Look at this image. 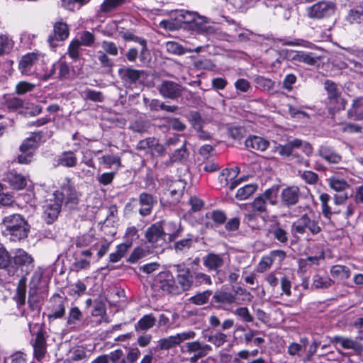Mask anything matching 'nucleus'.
Wrapping results in <instances>:
<instances>
[{
    "label": "nucleus",
    "mask_w": 363,
    "mask_h": 363,
    "mask_svg": "<svg viewBox=\"0 0 363 363\" xmlns=\"http://www.w3.org/2000/svg\"><path fill=\"white\" fill-rule=\"evenodd\" d=\"M4 227L3 233L9 240L16 242L28 237L30 225L21 214L15 213L5 216L2 219Z\"/></svg>",
    "instance_id": "nucleus-1"
},
{
    "label": "nucleus",
    "mask_w": 363,
    "mask_h": 363,
    "mask_svg": "<svg viewBox=\"0 0 363 363\" xmlns=\"http://www.w3.org/2000/svg\"><path fill=\"white\" fill-rule=\"evenodd\" d=\"M174 267L177 272L176 281L179 287L174 286L173 281H164L160 283V288L163 291L172 294H178L190 290L194 286L193 272L184 263L176 264Z\"/></svg>",
    "instance_id": "nucleus-2"
},
{
    "label": "nucleus",
    "mask_w": 363,
    "mask_h": 363,
    "mask_svg": "<svg viewBox=\"0 0 363 363\" xmlns=\"http://www.w3.org/2000/svg\"><path fill=\"white\" fill-rule=\"evenodd\" d=\"M291 231L294 237L304 234L316 235L322 231L319 217L314 213H304L291 224Z\"/></svg>",
    "instance_id": "nucleus-3"
},
{
    "label": "nucleus",
    "mask_w": 363,
    "mask_h": 363,
    "mask_svg": "<svg viewBox=\"0 0 363 363\" xmlns=\"http://www.w3.org/2000/svg\"><path fill=\"white\" fill-rule=\"evenodd\" d=\"M29 330L33 337L30 344L33 348V357L40 362L47 354L46 331L39 323H28Z\"/></svg>",
    "instance_id": "nucleus-4"
},
{
    "label": "nucleus",
    "mask_w": 363,
    "mask_h": 363,
    "mask_svg": "<svg viewBox=\"0 0 363 363\" xmlns=\"http://www.w3.org/2000/svg\"><path fill=\"white\" fill-rule=\"evenodd\" d=\"M323 85L327 93L326 100L329 113L334 115L335 111L345 109L347 101L342 97L337 84L332 80L327 79Z\"/></svg>",
    "instance_id": "nucleus-5"
},
{
    "label": "nucleus",
    "mask_w": 363,
    "mask_h": 363,
    "mask_svg": "<svg viewBox=\"0 0 363 363\" xmlns=\"http://www.w3.org/2000/svg\"><path fill=\"white\" fill-rule=\"evenodd\" d=\"M237 294L244 296L245 298L250 301L252 296L245 289L238 287L235 294L225 291H217L213 296L211 305L218 309H226L236 302Z\"/></svg>",
    "instance_id": "nucleus-6"
},
{
    "label": "nucleus",
    "mask_w": 363,
    "mask_h": 363,
    "mask_svg": "<svg viewBox=\"0 0 363 363\" xmlns=\"http://www.w3.org/2000/svg\"><path fill=\"white\" fill-rule=\"evenodd\" d=\"M196 335L194 331L188 330L161 338L157 342V345L152 348V350L155 352L159 350H169L176 347L186 340L195 338Z\"/></svg>",
    "instance_id": "nucleus-7"
},
{
    "label": "nucleus",
    "mask_w": 363,
    "mask_h": 363,
    "mask_svg": "<svg viewBox=\"0 0 363 363\" xmlns=\"http://www.w3.org/2000/svg\"><path fill=\"white\" fill-rule=\"evenodd\" d=\"M319 199L321 203V212L323 217L328 221V223L333 226H336L340 221L342 206H330L328 202L330 199V196L326 193H323L320 195Z\"/></svg>",
    "instance_id": "nucleus-8"
},
{
    "label": "nucleus",
    "mask_w": 363,
    "mask_h": 363,
    "mask_svg": "<svg viewBox=\"0 0 363 363\" xmlns=\"http://www.w3.org/2000/svg\"><path fill=\"white\" fill-rule=\"evenodd\" d=\"M12 260L13 262L12 266H14L17 271L20 269L23 274L22 276L26 277L33 271L35 266L33 256L21 248L16 249L13 252V255L11 257Z\"/></svg>",
    "instance_id": "nucleus-9"
},
{
    "label": "nucleus",
    "mask_w": 363,
    "mask_h": 363,
    "mask_svg": "<svg viewBox=\"0 0 363 363\" xmlns=\"http://www.w3.org/2000/svg\"><path fill=\"white\" fill-rule=\"evenodd\" d=\"M198 13L188 10H177L174 12L176 23L172 21H162L160 22V26L174 30L177 29L182 24H193L194 21L198 18Z\"/></svg>",
    "instance_id": "nucleus-10"
},
{
    "label": "nucleus",
    "mask_w": 363,
    "mask_h": 363,
    "mask_svg": "<svg viewBox=\"0 0 363 363\" xmlns=\"http://www.w3.org/2000/svg\"><path fill=\"white\" fill-rule=\"evenodd\" d=\"M57 199H60L62 203L64 201L66 206L69 208H74L79 203V194L76 191L70 179H66V182L62 185L61 191H55L53 194Z\"/></svg>",
    "instance_id": "nucleus-11"
},
{
    "label": "nucleus",
    "mask_w": 363,
    "mask_h": 363,
    "mask_svg": "<svg viewBox=\"0 0 363 363\" xmlns=\"http://www.w3.org/2000/svg\"><path fill=\"white\" fill-rule=\"evenodd\" d=\"M336 5L333 1H322L306 9L307 16L313 19H321L333 15Z\"/></svg>",
    "instance_id": "nucleus-12"
},
{
    "label": "nucleus",
    "mask_w": 363,
    "mask_h": 363,
    "mask_svg": "<svg viewBox=\"0 0 363 363\" xmlns=\"http://www.w3.org/2000/svg\"><path fill=\"white\" fill-rule=\"evenodd\" d=\"M166 233L162 222L152 224L147 228L145 237L147 241L153 247L162 246L165 243Z\"/></svg>",
    "instance_id": "nucleus-13"
},
{
    "label": "nucleus",
    "mask_w": 363,
    "mask_h": 363,
    "mask_svg": "<svg viewBox=\"0 0 363 363\" xmlns=\"http://www.w3.org/2000/svg\"><path fill=\"white\" fill-rule=\"evenodd\" d=\"M184 89L180 84L170 80H162L157 86V90L163 98L172 100L179 98Z\"/></svg>",
    "instance_id": "nucleus-14"
},
{
    "label": "nucleus",
    "mask_w": 363,
    "mask_h": 363,
    "mask_svg": "<svg viewBox=\"0 0 363 363\" xmlns=\"http://www.w3.org/2000/svg\"><path fill=\"white\" fill-rule=\"evenodd\" d=\"M41 56V55L35 52L28 53L23 56L18 65L21 72L24 75L35 76Z\"/></svg>",
    "instance_id": "nucleus-15"
},
{
    "label": "nucleus",
    "mask_w": 363,
    "mask_h": 363,
    "mask_svg": "<svg viewBox=\"0 0 363 363\" xmlns=\"http://www.w3.org/2000/svg\"><path fill=\"white\" fill-rule=\"evenodd\" d=\"M54 199L46 200L43 206V217L48 224H52L58 217L62 207V201L53 196Z\"/></svg>",
    "instance_id": "nucleus-16"
},
{
    "label": "nucleus",
    "mask_w": 363,
    "mask_h": 363,
    "mask_svg": "<svg viewBox=\"0 0 363 363\" xmlns=\"http://www.w3.org/2000/svg\"><path fill=\"white\" fill-rule=\"evenodd\" d=\"M69 30L68 26L62 21H57L53 25V33L50 34L48 38V43L51 48H55L58 43L64 41L68 38Z\"/></svg>",
    "instance_id": "nucleus-17"
},
{
    "label": "nucleus",
    "mask_w": 363,
    "mask_h": 363,
    "mask_svg": "<svg viewBox=\"0 0 363 363\" xmlns=\"http://www.w3.org/2000/svg\"><path fill=\"white\" fill-rule=\"evenodd\" d=\"M301 198V192L297 186H289L284 188L280 194V200L284 206L290 208L296 206Z\"/></svg>",
    "instance_id": "nucleus-18"
},
{
    "label": "nucleus",
    "mask_w": 363,
    "mask_h": 363,
    "mask_svg": "<svg viewBox=\"0 0 363 363\" xmlns=\"http://www.w3.org/2000/svg\"><path fill=\"white\" fill-rule=\"evenodd\" d=\"M225 257L224 254L209 252L203 257V264L208 272H213L218 274L225 265Z\"/></svg>",
    "instance_id": "nucleus-19"
},
{
    "label": "nucleus",
    "mask_w": 363,
    "mask_h": 363,
    "mask_svg": "<svg viewBox=\"0 0 363 363\" xmlns=\"http://www.w3.org/2000/svg\"><path fill=\"white\" fill-rule=\"evenodd\" d=\"M317 155L331 164H337L342 160L341 154L333 146L328 144L321 145L317 151Z\"/></svg>",
    "instance_id": "nucleus-20"
},
{
    "label": "nucleus",
    "mask_w": 363,
    "mask_h": 363,
    "mask_svg": "<svg viewBox=\"0 0 363 363\" xmlns=\"http://www.w3.org/2000/svg\"><path fill=\"white\" fill-rule=\"evenodd\" d=\"M123 38L126 41H134L140 45V61L142 64L145 65L150 61V52L147 48V42L145 39L135 35L131 33H124L123 35Z\"/></svg>",
    "instance_id": "nucleus-21"
},
{
    "label": "nucleus",
    "mask_w": 363,
    "mask_h": 363,
    "mask_svg": "<svg viewBox=\"0 0 363 363\" xmlns=\"http://www.w3.org/2000/svg\"><path fill=\"white\" fill-rule=\"evenodd\" d=\"M38 63L35 73V77L43 81H47L55 74L56 72L55 62L45 60V57L42 55Z\"/></svg>",
    "instance_id": "nucleus-22"
},
{
    "label": "nucleus",
    "mask_w": 363,
    "mask_h": 363,
    "mask_svg": "<svg viewBox=\"0 0 363 363\" xmlns=\"http://www.w3.org/2000/svg\"><path fill=\"white\" fill-rule=\"evenodd\" d=\"M332 343L339 344L345 350H352L355 353L361 354L363 353V345L360 343L357 337L352 339L346 337L335 335L332 337Z\"/></svg>",
    "instance_id": "nucleus-23"
},
{
    "label": "nucleus",
    "mask_w": 363,
    "mask_h": 363,
    "mask_svg": "<svg viewBox=\"0 0 363 363\" xmlns=\"http://www.w3.org/2000/svg\"><path fill=\"white\" fill-rule=\"evenodd\" d=\"M138 202L141 206L139 209V213L140 216L145 217L152 213L153 208L157 203V199L152 194L143 192L138 196Z\"/></svg>",
    "instance_id": "nucleus-24"
},
{
    "label": "nucleus",
    "mask_w": 363,
    "mask_h": 363,
    "mask_svg": "<svg viewBox=\"0 0 363 363\" xmlns=\"http://www.w3.org/2000/svg\"><path fill=\"white\" fill-rule=\"evenodd\" d=\"M289 57L292 61L303 62L311 66L316 65L321 59L320 56H318L313 52H306L303 51H291Z\"/></svg>",
    "instance_id": "nucleus-25"
},
{
    "label": "nucleus",
    "mask_w": 363,
    "mask_h": 363,
    "mask_svg": "<svg viewBox=\"0 0 363 363\" xmlns=\"http://www.w3.org/2000/svg\"><path fill=\"white\" fill-rule=\"evenodd\" d=\"M143 74V71L130 67H123L118 69V74L123 82L129 85L136 84Z\"/></svg>",
    "instance_id": "nucleus-26"
},
{
    "label": "nucleus",
    "mask_w": 363,
    "mask_h": 363,
    "mask_svg": "<svg viewBox=\"0 0 363 363\" xmlns=\"http://www.w3.org/2000/svg\"><path fill=\"white\" fill-rule=\"evenodd\" d=\"M0 269H5L9 277H18L16 267L11 264V256L2 245H0Z\"/></svg>",
    "instance_id": "nucleus-27"
},
{
    "label": "nucleus",
    "mask_w": 363,
    "mask_h": 363,
    "mask_svg": "<svg viewBox=\"0 0 363 363\" xmlns=\"http://www.w3.org/2000/svg\"><path fill=\"white\" fill-rule=\"evenodd\" d=\"M185 347L187 353H193L199 357H206L212 350V347L209 345L200 341L189 342L186 343Z\"/></svg>",
    "instance_id": "nucleus-28"
},
{
    "label": "nucleus",
    "mask_w": 363,
    "mask_h": 363,
    "mask_svg": "<svg viewBox=\"0 0 363 363\" xmlns=\"http://www.w3.org/2000/svg\"><path fill=\"white\" fill-rule=\"evenodd\" d=\"M54 304L52 307V313L49 314V319H58L64 317L65 314L67 299L60 296H56L53 298Z\"/></svg>",
    "instance_id": "nucleus-29"
},
{
    "label": "nucleus",
    "mask_w": 363,
    "mask_h": 363,
    "mask_svg": "<svg viewBox=\"0 0 363 363\" xmlns=\"http://www.w3.org/2000/svg\"><path fill=\"white\" fill-rule=\"evenodd\" d=\"M166 50L167 52L175 55H182L185 53L196 52L199 53L203 49L202 46H198L194 49L184 48L181 44L175 41H168L165 45Z\"/></svg>",
    "instance_id": "nucleus-30"
},
{
    "label": "nucleus",
    "mask_w": 363,
    "mask_h": 363,
    "mask_svg": "<svg viewBox=\"0 0 363 363\" xmlns=\"http://www.w3.org/2000/svg\"><path fill=\"white\" fill-rule=\"evenodd\" d=\"M347 118L353 121H363V97L359 96L352 100L350 108L347 112Z\"/></svg>",
    "instance_id": "nucleus-31"
},
{
    "label": "nucleus",
    "mask_w": 363,
    "mask_h": 363,
    "mask_svg": "<svg viewBox=\"0 0 363 363\" xmlns=\"http://www.w3.org/2000/svg\"><path fill=\"white\" fill-rule=\"evenodd\" d=\"M5 180L15 190L23 189L27 185L26 178L14 170L10 171L6 174Z\"/></svg>",
    "instance_id": "nucleus-32"
},
{
    "label": "nucleus",
    "mask_w": 363,
    "mask_h": 363,
    "mask_svg": "<svg viewBox=\"0 0 363 363\" xmlns=\"http://www.w3.org/2000/svg\"><path fill=\"white\" fill-rule=\"evenodd\" d=\"M245 147L252 150L264 151L269 145V142L264 138L250 135L245 141Z\"/></svg>",
    "instance_id": "nucleus-33"
},
{
    "label": "nucleus",
    "mask_w": 363,
    "mask_h": 363,
    "mask_svg": "<svg viewBox=\"0 0 363 363\" xmlns=\"http://www.w3.org/2000/svg\"><path fill=\"white\" fill-rule=\"evenodd\" d=\"M268 234L272 235L274 240H277L282 245H287L289 241V233L279 223H276L270 225L268 229Z\"/></svg>",
    "instance_id": "nucleus-34"
},
{
    "label": "nucleus",
    "mask_w": 363,
    "mask_h": 363,
    "mask_svg": "<svg viewBox=\"0 0 363 363\" xmlns=\"http://www.w3.org/2000/svg\"><path fill=\"white\" fill-rule=\"evenodd\" d=\"M186 186V182L183 179H178L171 182L169 186V191L172 199V202L177 203L182 198Z\"/></svg>",
    "instance_id": "nucleus-35"
},
{
    "label": "nucleus",
    "mask_w": 363,
    "mask_h": 363,
    "mask_svg": "<svg viewBox=\"0 0 363 363\" xmlns=\"http://www.w3.org/2000/svg\"><path fill=\"white\" fill-rule=\"evenodd\" d=\"M166 235L168 236L169 240L174 241L181 237L184 230V228L180 222L168 221L164 223Z\"/></svg>",
    "instance_id": "nucleus-36"
},
{
    "label": "nucleus",
    "mask_w": 363,
    "mask_h": 363,
    "mask_svg": "<svg viewBox=\"0 0 363 363\" xmlns=\"http://www.w3.org/2000/svg\"><path fill=\"white\" fill-rule=\"evenodd\" d=\"M77 164V157L72 151H65L58 156L57 165L72 168L76 167Z\"/></svg>",
    "instance_id": "nucleus-37"
},
{
    "label": "nucleus",
    "mask_w": 363,
    "mask_h": 363,
    "mask_svg": "<svg viewBox=\"0 0 363 363\" xmlns=\"http://www.w3.org/2000/svg\"><path fill=\"white\" fill-rule=\"evenodd\" d=\"M156 321L155 317L152 313L144 315L135 325V329L136 331H146L152 328L155 325Z\"/></svg>",
    "instance_id": "nucleus-38"
},
{
    "label": "nucleus",
    "mask_w": 363,
    "mask_h": 363,
    "mask_svg": "<svg viewBox=\"0 0 363 363\" xmlns=\"http://www.w3.org/2000/svg\"><path fill=\"white\" fill-rule=\"evenodd\" d=\"M194 241L191 235L188 238L176 241L174 243L173 249L177 254H184L192 247Z\"/></svg>",
    "instance_id": "nucleus-39"
},
{
    "label": "nucleus",
    "mask_w": 363,
    "mask_h": 363,
    "mask_svg": "<svg viewBox=\"0 0 363 363\" xmlns=\"http://www.w3.org/2000/svg\"><path fill=\"white\" fill-rule=\"evenodd\" d=\"M40 135L39 134H35V133H33V135L25 139L22 144L20 146V151L21 152H34V150L37 148L38 147V140H37V138H38V140L40 139Z\"/></svg>",
    "instance_id": "nucleus-40"
},
{
    "label": "nucleus",
    "mask_w": 363,
    "mask_h": 363,
    "mask_svg": "<svg viewBox=\"0 0 363 363\" xmlns=\"http://www.w3.org/2000/svg\"><path fill=\"white\" fill-rule=\"evenodd\" d=\"M26 277L22 276L18 281L16 296L18 308L23 306L26 303Z\"/></svg>",
    "instance_id": "nucleus-41"
},
{
    "label": "nucleus",
    "mask_w": 363,
    "mask_h": 363,
    "mask_svg": "<svg viewBox=\"0 0 363 363\" xmlns=\"http://www.w3.org/2000/svg\"><path fill=\"white\" fill-rule=\"evenodd\" d=\"M100 163L105 165L106 168H111L112 165H116L118 169L122 167L121 158L114 154L104 155L100 158Z\"/></svg>",
    "instance_id": "nucleus-42"
},
{
    "label": "nucleus",
    "mask_w": 363,
    "mask_h": 363,
    "mask_svg": "<svg viewBox=\"0 0 363 363\" xmlns=\"http://www.w3.org/2000/svg\"><path fill=\"white\" fill-rule=\"evenodd\" d=\"M279 193V186L274 185L266 189L263 194H259L261 197L269 204L275 206L277 204V195Z\"/></svg>",
    "instance_id": "nucleus-43"
},
{
    "label": "nucleus",
    "mask_w": 363,
    "mask_h": 363,
    "mask_svg": "<svg viewBox=\"0 0 363 363\" xmlns=\"http://www.w3.org/2000/svg\"><path fill=\"white\" fill-rule=\"evenodd\" d=\"M238 168L236 167L235 169H223L219 177L218 180L222 186H227L229 184V182L233 180L238 174Z\"/></svg>",
    "instance_id": "nucleus-44"
},
{
    "label": "nucleus",
    "mask_w": 363,
    "mask_h": 363,
    "mask_svg": "<svg viewBox=\"0 0 363 363\" xmlns=\"http://www.w3.org/2000/svg\"><path fill=\"white\" fill-rule=\"evenodd\" d=\"M257 189V185L255 184L245 185L244 186L238 189L235 197L238 200H245L252 195Z\"/></svg>",
    "instance_id": "nucleus-45"
},
{
    "label": "nucleus",
    "mask_w": 363,
    "mask_h": 363,
    "mask_svg": "<svg viewBox=\"0 0 363 363\" xmlns=\"http://www.w3.org/2000/svg\"><path fill=\"white\" fill-rule=\"evenodd\" d=\"M334 284V281L328 277H321L315 274L313 277L312 288L314 289H328Z\"/></svg>",
    "instance_id": "nucleus-46"
},
{
    "label": "nucleus",
    "mask_w": 363,
    "mask_h": 363,
    "mask_svg": "<svg viewBox=\"0 0 363 363\" xmlns=\"http://www.w3.org/2000/svg\"><path fill=\"white\" fill-rule=\"evenodd\" d=\"M213 294L211 290H206L202 292L197 293L194 296L189 298V301L191 303L196 306H201L208 302L210 296Z\"/></svg>",
    "instance_id": "nucleus-47"
},
{
    "label": "nucleus",
    "mask_w": 363,
    "mask_h": 363,
    "mask_svg": "<svg viewBox=\"0 0 363 363\" xmlns=\"http://www.w3.org/2000/svg\"><path fill=\"white\" fill-rule=\"evenodd\" d=\"M203 30L201 34L206 35L207 36H213L218 40H225L226 33L222 32L218 28L214 26L208 25L206 23L205 27L202 28Z\"/></svg>",
    "instance_id": "nucleus-48"
},
{
    "label": "nucleus",
    "mask_w": 363,
    "mask_h": 363,
    "mask_svg": "<svg viewBox=\"0 0 363 363\" xmlns=\"http://www.w3.org/2000/svg\"><path fill=\"white\" fill-rule=\"evenodd\" d=\"M330 274L333 277L341 280L347 279L350 277V269L343 265H335L330 269Z\"/></svg>",
    "instance_id": "nucleus-49"
},
{
    "label": "nucleus",
    "mask_w": 363,
    "mask_h": 363,
    "mask_svg": "<svg viewBox=\"0 0 363 363\" xmlns=\"http://www.w3.org/2000/svg\"><path fill=\"white\" fill-rule=\"evenodd\" d=\"M187 119L194 130L199 129L206 123V120L202 118L199 112L196 111H190L187 116Z\"/></svg>",
    "instance_id": "nucleus-50"
},
{
    "label": "nucleus",
    "mask_w": 363,
    "mask_h": 363,
    "mask_svg": "<svg viewBox=\"0 0 363 363\" xmlns=\"http://www.w3.org/2000/svg\"><path fill=\"white\" fill-rule=\"evenodd\" d=\"M328 182L329 186L336 191H342L349 187V184L345 179H340L337 176L330 177Z\"/></svg>",
    "instance_id": "nucleus-51"
},
{
    "label": "nucleus",
    "mask_w": 363,
    "mask_h": 363,
    "mask_svg": "<svg viewBox=\"0 0 363 363\" xmlns=\"http://www.w3.org/2000/svg\"><path fill=\"white\" fill-rule=\"evenodd\" d=\"M81 96L84 100H89L94 102H102L104 100L102 92L90 89H86L82 91Z\"/></svg>",
    "instance_id": "nucleus-52"
},
{
    "label": "nucleus",
    "mask_w": 363,
    "mask_h": 363,
    "mask_svg": "<svg viewBox=\"0 0 363 363\" xmlns=\"http://www.w3.org/2000/svg\"><path fill=\"white\" fill-rule=\"evenodd\" d=\"M206 218L212 220L216 226L223 225L227 220V216L221 210H214L206 213Z\"/></svg>",
    "instance_id": "nucleus-53"
},
{
    "label": "nucleus",
    "mask_w": 363,
    "mask_h": 363,
    "mask_svg": "<svg viewBox=\"0 0 363 363\" xmlns=\"http://www.w3.org/2000/svg\"><path fill=\"white\" fill-rule=\"evenodd\" d=\"M126 0H104L100 6V11L109 13L125 3Z\"/></svg>",
    "instance_id": "nucleus-54"
},
{
    "label": "nucleus",
    "mask_w": 363,
    "mask_h": 363,
    "mask_svg": "<svg viewBox=\"0 0 363 363\" xmlns=\"http://www.w3.org/2000/svg\"><path fill=\"white\" fill-rule=\"evenodd\" d=\"M24 106V101L18 97H9L4 103V106L9 111H16L22 108Z\"/></svg>",
    "instance_id": "nucleus-55"
},
{
    "label": "nucleus",
    "mask_w": 363,
    "mask_h": 363,
    "mask_svg": "<svg viewBox=\"0 0 363 363\" xmlns=\"http://www.w3.org/2000/svg\"><path fill=\"white\" fill-rule=\"evenodd\" d=\"M186 140H184L181 147L177 149L172 155L170 160L172 162H182L189 156L188 150L186 147Z\"/></svg>",
    "instance_id": "nucleus-56"
},
{
    "label": "nucleus",
    "mask_w": 363,
    "mask_h": 363,
    "mask_svg": "<svg viewBox=\"0 0 363 363\" xmlns=\"http://www.w3.org/2000/svg\"><path fill=\"white\" fill-rule=\"evenodd\" d=\"M194 286H199L202 284L211 285L212 280L211 277L203 272H193Z\"/></svg>",
    "instance_id": "nucleus-57"
},
{
    "label": "nucleus",
    "mask_w": 363,
    "mask_h": 363,
    "mask_svg": "<svg viewBox=\"0 0 363 363\" xmlns=\"http://www.w3.org/2000/svg\"><path fill=\"white\" fill-rule=\"evenodd\" d=\"M13 47V41L8 35H0V56L9 52Z\"/></svg>",
    "instance_id": "nucleus-58"
},
{
    "label": "nucleus",
    "mask_w": 363,
    "mask_h": 363,
    "mask_svg": "<svg viewBox=\"0 0 363 363\" xmlns=\"http://www.w3.org/2000/svg\"><path fill=\"white\" fill-rule=\"evenodd\" d=\"M56 69H58V75L57 77L59 79H67L69 77V67L68 64L64 60H58L55 62Z\"/></svg>",
    "instance_id": "nucleus-59"
},
{
    "label": "nucleus",
    "mask_w": 363,
    "mask_h": 363,
    "mask_svg": "<svg viewBox=\"0 0 363 363\" xmlns=\"http://www.w3.org/2000/svg\"><path fill=\"white\" fill-rule=\"evenodd\" d=\"M255 82L257 87L265 91L272 90L275 84L274 81L262 76L257 77L255 79Z\"/></svg>",
    "instance_id": "nucleus-60"
},
{
    "label": "nucleus",
    "mask_w": 363,
    "mask_h": 363,
    "mask_svg": "<svg viewBox=\"0 0 363 363\" xmlns=\"http://www.w3.org/2000/svg\"><path fill=\"white\" fill-rule=\"evenodd\" d=\"M81 46L78 40H73L69 45L67 55L74 61H77L80 57Z\"/></svg>",
    "instance_id": "nucleus-61"
},
{
    "label": "nucleus",
    "mask_w": 363,
    "mask_h": 363,
    "mask_svg": "<svg viewBox=\"0 0 363 363\" xmlns=\"http://www.w3.org/2000/svg\"><path fill=\"white\" fill-rule=\"evenodd\" d=\"M250 205L254 213H262L267 212V203L262 197L260 196V195L256 197Z\"/></svg>",
    "instance_id": "nucleus-62"
},
{
    "label": "nucleus",
    "mask_w": 363,
    "mask_h": 363,
    "mask_svg": "<svg viewBox=\"0 0 363 363\" xmlns=\"http://www.w3.org/2000/svg\"><path fill=\"white\" fill-rule=\"evenodd\" d=\"M101 48L104 53L112 56H117L118 55V47L114 42L103 40L101 42Z\"/></svg>",
    "instance_id": "nucleus-63"
},
{
    "label": "nucleus",
    "mask_w": 363,
    "mask_h": 363,
    "mask_svg": "<svg viewBox=\"0 0 363 363\" xmlns=\"http://www.w3.org/2000/svg\"><path fill=\"white\" fill-rule=\"evenodd\" d=\"M347 20L351 23H363V6L360 9H352L350 11Z\"/></svg>",
    "instance_id": "nucleus-64"
}]
</instances>
